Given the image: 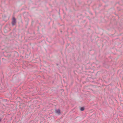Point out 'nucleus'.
Masks as SVG:
<instances>
[{
	"instance_id": "2",
	"label": "nucleus",
	"mask_w": 123,
	"mask_h": 123,
	"mask_svg": "<svg viewBox=\"0 0 123 123\" xmlns=\"http://www.w3.org/2000/svg\"><path fill=\"white\" fill-rule=\"evenodd\" d=\"M16 22V20L14 18H13L12 19V25H14Z\"/></svg>"
},
{
	"instance_id": "3",
	"label": "nucleus",
	"mask_w": 123,
	"mask_h": 123,
	"mask_svg": "<svg viewBox=\"0 0 123 123\" xmlns=\"http://www.w3.org/2000/svg\"><path fill=\"white\" fill-rule=\"evenodd\" d=\"M84 110V108L83 107H81L80 109V110L83 111Z\"/></svg>"
},
{
	"instance_id": "1",
	"label": "nucleus",
	"mask_w": 123,
	"mask_h": 123,
	"mask_svg": "<svg viewBox=\"0 0 123 123\" xmlns=\"http://www.w3.org/2000/svg\"><path fill=\"white\" fill-rule=\"evenodd\" d=\"M55 112L56 114L58 115H60L61 113L60 110L59 109L55 110Z\"/></svg>"
},
{
	"instance_id": "4",
	"label": "nucleus",
	"mask_w": 123,
	"mask_h": 123,
	"mask_svg": "<svg viewBox=\"0 0 123 123\" xmlns=\"http://www.w3.org/2000/svg\"><path fill=\"white\" fill-rule=\"evenodd\" d=\"M1 119L0 118V121H1Z\"/></svg>"
}]
</instances>
